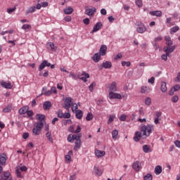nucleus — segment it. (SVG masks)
I'll list each match as a JSON object with an SVG mask.
<instances>
[{"instance_id": "1", "label": "nucleus", "mask_w": 180, "mask_h": 180, "mask_svg": "<svg viewBox=\"0 0 180 180\" xmlns=\"http://www.w3.org/2000/svg\"><path fill=\"white\" fill-rule=\"evenodd\" d=\"M141 131L143 133V136L146 137H150V134L154 131V125L148 124L147 125H143L141 127Z\"/></svg>"}, {"instance_id": "2", "label": "nucleus", "mask_w": 180, "mask_h": 180, "mask_svg": "<svg viewBox=\"0 0 180 180\" xmlns=\"http://www.w3.org/2000/svg\"><path fill=\"white\" fill-rule=\"evenodd\" d=\"M174 50L175 46H172V47L165 46L163 49V51H165L166 54L162 55V60H163L164 61H167V60H168V57H169V54L174 52Z\"/></svg>"}, {"instance_id": "3", "label": "nucleus", "mask_w": 180, "mask_h": 180, "mask_svg": "<svg viewBox=\"0 0 180 180\" xmlns=\"http://www.w3.org/2000/svg\"><path fill=\"white\" fill-rule=\"evenodd\" d=\"M43 126H44V124H43L42 122H38L32 129L33 134H34V136H39V134L41 133V129H43Z\"/></svg>"}, {"instance_id": "4", "label": "nucleus", "mask_w": 180, "mask_h": 180, "mask_svg": "<svg viewBox=\"0 0 180 180\" xmlns=\"http://www.w3.org/2000/svg\"><path fill=\"white\" fill-rule=\"evenodd\" d=\"M72 105V98L71 97L66 98L63 104L64 109H66L68 112H70V108H71Z\"/></svg>"}, {"instance_id": "5", "label": "nucleus", "mask_w": 180, "mask_h": 180, "mask_svg": "<svg viewBox=\"0 0 180 180\" xmlns=\"http://www.w3.org/2000/svg\"><path fill=\"white\" fill-rule=\"evenodd\" d=\"M0 85L2 88H5L6 89H12L13 88V85H12V82H5L4 80H1Z\"/></svg>"}, {"instance_id": "6", "label": "nucleus", "mask_w": 180, "mask_h": 180, "mask_svg": "<svg viewBox=\"0 0 180 180\" xmlns=\"http://www.w3.org/2000/svg\"><path fill=\"white\" fill-rule=\"evenodd\" d=\"M108 98L110 99H122V95L113 91H110L108 94Z\"/></svg>"}, {"instance_id": "7", "label": "nucleus", "mask_w": 180, "mask_h": 180, "mask_svg": "<svg viewBox=\"0 0 180 180\" xmlns=\"http://www.w3.org/2000/svg\"><path fill=\"white\" fill-rule=\"evenodd\" d=\"M50 65H51V63H49L48 60H44L39 65V71H42V70H44L46 67H50Z\"/></svg>"}, {"instance_id": "8", "label": "nucleus", "mask_w": 180, "mask_h": 180, "mask_svg": "<svg viewBox=\"0 0 180 180\" xmlns=\"http://www.w3.org/2000/svg\"><path fill=\"white\" fill-rule=\"evenodd\" d=\"M8 156L5 153H0V165H6Z\"/></svg>"}, {"instance_id": "9", "label": "nucleus", "mask_w": 180, "mask_h": 180, "mask_svg": "<svg viewBox=\"0 0 180 180\" xmlns=\"http://www.w3.org/2000/svg\"><path fill=\"white\" fill-rule=\"evenodd\" d=\"M46 49L49 51H57V46L54 45V43L53 42H49L46 44Z\"/></svg>"}, {"instance_id": "10", "label": "nucleus", "mask_w": 180, "mask_h": 180, "mask_svg": "<svg viewBox=\"0 0 180 180\" xmlns=\"http://www.w3.org/2000/svg\"><path fill=\"white\" fill-rule=\"evenodd\" d=\"M95 12H96V8H95V7L86 8L85 15H88V16H94V15H95Z\"/></svg>"}, {"instance_id": "11", "label": "nucleus", "mask_w": 180, "mask_h": 180, "mask_svg": "<svg viewBox=\"0 0 180 180\" xmlns=\"http://www.w3.org/2000/svg\"><path fill=\"white\" fill-rule=\"evenodd\" d=\"M146 30H147V28L146 27L144 24L141 23V25H138V27L136 28V32L138 33L143 34L146 32Z\"/></svg>"}, {"instance_id": "12", "label": "nucleus", "mask_w": 180, "mask_h": 180, "mask_svg": "<svg viewBox=\"0 0 180 180\" xmlns=\"http://www.w3.org/2000/svg\"><path fill=\"white\" fill-rule=\"evenodd\" d=\"M162 37L158 36L157 37H155L154 40L152 41L153 46L155 47V49H158V41H162Z\"/></svg>"}, {"instance_id": "13", "label": "nucleus", "mask_w": 180, "mask_h": 180, "mask_svg": "<svg viewBox=\"0 0 180 180\" xmlns=\"http://www.w3.org/2000/svg\"><path fill=\"white\" fill-rule=\"evenodd\" d=\"M132 168L133 169H134V171H136V172H139V171L141 169V162L139 161L134 162Z\"/></svg>"}, {"instance_id": "14", "label": "nucleus", "mask_w": 180, "mask_h": 180, "mask_svg": "<svg viewBox=\"0 0 180 180\" xmlns=\"http://www.w3.org/2000/svg\"><path fill=\"white\" fill-rule=\"evenodd\" d=\"M102 26H103L102 22H97L94 25L93 30L91 32V33H95V32H98V30H101V29H102Z\"/></svg>"}, {"instance_id": "15", "label": "nucleus", "mask_w": 180, "mask_h": 180, "mask_svg": "<svg viewBox=\"0 0 180 180\" xmlns=\"http://www.w3.org/2000/svg\"><path fill=\"white\" fill-rule=\"evenodd\" d=\"M151 92V87L142 86L141 88V94H150Z\"/></svg>"}, {"instance_id": "16", "label": "nucleus", "mask_w": 180, "mask_h": 180, "mask_svg": "<svg viewBox=\"0 0 180 180\" xmlns=\"http://www.w3.org/2000/svg\"><path fill=\"white\" fill-rule=\"evenodd\" d=\"M149 14L151 16H157V18H161L162 16V12L161 11H150Z\"/></svg>"}, {"instance_id": "17", "label": "nucleus", "mask_w": 180, "mask_h": 180, "mask_svg": "<svg viewBox=\"0 0 180 180\" xmlns=\"http://www.w3.org/2000/svg\"><path fill=\"white\" fill-rule=\"evenodd\" d=\"M109 91H110V92H116L117 91V84H116L115 82L110 84Z\"/></svg>"}, {"instance_id": "18", "label": "nucleus", "mask_w": 180, "mask_h": 180, "mask_svg": "<svg viewBox=\"0 0 180 180\" xmlns=\"http://www.w3.org/2000/svg\"><path fill=\"white\" fill-rule=\"evenodd\" d=\"M1 180H12V176L9 172H6L1 176Z\"/></svg>"}, {"instance_id": "19", "label": "nucleus", "mask_w": 180, "mask_h": 180, "mask_svg": "<svg viewBox=\"0 0 180 180\" xmlns=\"http://www.w3.org/2000/svg\"><path fill=\"white\" fill-rule=\"evenodd\" d=\"M82 76H83V77L79 78V79H81L82 81H84V82H88V78H89V74H88L84 71L82 73Z\"/></svg>"}, {"instance_id": "20", "label": "nucleus", "mask_w": 180, "mask_h": 180, "mask_svg": "<svg viewBox=\"0 0 180 180\" xmlns=\"http://www.w3.org/2000/svg\"><path fill=\"white\" fill-rule=\"evenodd\" d=\"M165 40L166 41V44L167 46V47H172L171 46L173 44V41L171 39V37L170 36H165Z\"/></svg>"}, {"instance_id": "21", "label": "nucleus", "mask_w": 180, "mask_h": 180, "mask_svg": "<svg viewBox=\"0 0 180 180\" xmlns=\"http://www.w3.org/2000/svg\"><path fill=\"white\" fill-rule=\"evenodd\" d=\"M107 51H108V46H106V45H102L100 48V55L106 56Z\"/></svg>"}, {"instance_id": "22", "label": "nucleus", "mask_w": 180, "mask_h": 180, "mask_svg": "<svg viewBox=\"0 0 180 180\" xmlns=\"http://www.w3.org/2000/svg\"><path fill=\"white\" fill-rule=\"evenodd\" d=\"M111 134H112V140L116 141L119 139V131H117V129L113 130Z\"/></svg>"}, {"instance_id": "23", "label": "nucleus", "mask_w": 180, "mask_h": 180, "mask_svg": "<svg viewBox=\"0 0 180 180\" xmlns=\"http://www.w3.org/2000/svg\"><path fill=\"white\" fill-rule=\"evenodd\" d=\"M94 173L96 175L101 176V175H102V174H103V170L99 169V168L98 167L95 166L94 168Z\"/></svg>"}, {"instance_id": "24", "label": "nucleus", "mask_w": 180, "mask_h": 180, "mask_svg": "<svg viewBox=\"0 0 180 180\" xmlns=\"http://www.w3.org/2000/svg\"><path fill=\"white\" fill-rule=\"evenodd\" d=\"M73 150H75V151H78L79 149L81 148V139L76 141Z\"/></svg>"}, {"instance_id": "25", "label": "nucleus", "mask_w": 180, "mask_h": 180, "mask_svg": "<svg viewBox=\"0 0 180 180\" xmlns=\"http://www.w3.org/2000/svg\"><path fill=\"white\" fill-rule=\"evenodd\" d=\"M36 12V6H33L28 8L25 11V15H29V13H33Z\"/></svg>"}, {"instance_id": "26", "label": "nucleus", "mask_w": 180, "mask_h": 180, "mask_svg": "<svg viewBox=\"0 0 180 180\" xmlns=\"http://www.w3.org/2000/svg\"><path fill=\"white\" fill-rule=\"evenodd\" d=\"M43 108L44 110H50L51 108V103L50 101H46L44 103Z\"/></svg>"}, {"instance_id": "27", "label": "nucleus", "mask_w": 180, "mask_h": 180, "mask_svg": "<svg viewBox=\"0 0 180 180\" xmlns=\"http://www.w3.org/2000/svg\"><path fill=\"white\" fill-rule=\"evenodd\" d=\"M101 67L103 68H112V62L105 61V62L103 63V64L101 65Z\"/></svg>"}, {"instance_id": "28", "label": "nucleus", "mask_w": 180, "mask_h": 180, "mask_svg": "<svg viewBox=\"0 0 180 180\" xmlns=\"http://www.w3.org/2000/svg\"><path fill=\"white\" fill-rule=\"evenodd\" d=\"M75 113H76L77 119H79V120H81V119H82V116H84V113L82 112V110H78L75 112Z\"/></svg>"}, {"instance_id": "29", "label": "nucleus", "mask_w": 180, "mask_h": 180, "mask_svg": "<svg viewBox=\"0 0 180 180\" xmlns=\"http://www.w3.org/2000/svg\"><path fill=\"white\" fill-rule=\"evenodd\" d=\"M64 13H65L66 15H71V13H72V12H74V9H72V8H71L70 6L65 8L63 10Z\"/></svg>"}, {"instance_id": "30", "label": "nucleus", "mask_w": 180, "mask_h": 180, "mask_svg": "<svg viewBox=\"0 0 180 180\" xmlns=\"http://www.w3.org/2000/svg\"><path fill=\"white\" fill-rule=\"evenodd\" d=\"M51 90L47 91V89L46 87H44L42 89V95H44L45 96H50L51 95Z\"/></svg>"}, {"instance_id": "31", "label": "nucleus", "mask_w": 180, "mask_h": 180, "mask_svg": "<svg viewBox=\"0 0 180 180\" xmlns=\"http://www.w3.org/2000/svg\"><path fill=\"white\" fill-rule=\"evenodd\" d=\"M168 89V88L167 87V83L165 82H161V87H160V90L162 92H167V90Z\"/></svg>"}, {"instance_id": "32", "label": "nucleus", "mask_w": 180, "mask_h": 180, "mask_svg": "<svg viewBox=\"0 0 180 180\" xmlns=\"http://www.w3.org/2000/svg\"><path fill=\"white\" fill-rule=\"evenodd\" d=\"M92 58L94 63H99V60H101L100 53H95Z\"/></svg>"}, {"instance_id": "33", "label": "nucleus", "mask_w": 180, "mask_h": 180, "mask_svg": "<svg viewBox=\"0 0 180 180\" xmlns=\"http://www.w3.org/2000/svg\"><path fill=\"white\" fill-rule=\"evenodd\" d=\"M95 154H96V157H98V158H99L101 157H104L105 153L103 150H96Z\"/></svg>"}, {"instance_id": "34", "label": "nucleus", "mask_w": 180, "mask_h": 180, "mask_svg": "<svg viewBox=\"0 0 180 180\" xmlns=\"http://www.w3.org/2000/svg\"><path fill=\"white\" fill-rule=\"evenodd\" d=\"M161 172H162V167L160 165L156 166L155 168V174H156V175H160Z\"/></svg>"}, {"instance_id": "35", "label": "nucleus", "mask_w": 180, "mask_h": 180, "mask_svg": "<svg viewBox=\"0 0 180 180\" xmlns=\"http://www.w3.org/2000/svg\"><path fill=\"white\" fill-rule=\"evenodd\" d=\"M72 150H70L68 154L65 156V160L68 162H71V155H72Z\"/></svg>"}, {"instance_id": "36", "label": "nucleus", "mask_w": 180, "mask_h": 180, "mask_svg": "<svg viewBox=\"0 0 180 180\" xmlns=\"http://www.w3.org/2000/svg\"><path fill=\"white\" fill-rule=\"evenodd\" d=\"M36 119H37L38 120H39V122H41L43 123V120L44 119H46V116H44V115L42 114H37Z\"/></svg>"}, {"instance_id": "37", "label": "nucleus", "mask_w": 180, "mask_h": 180, "mask_svg": "<svg viewBox=\"0 0 180 180\" xmlns=\"http://www.w3.org/2000/svg\"><path fill=\"white\" fill-rule=\"evenodd\" d=\"M11 110H12V105H7L6 108L3 109L4 113H9Z\"/></svg>"}, {"instance_id": "38", "label": "nucleus", "mask_w": 180, "mask_h": 180, "mask_svg": "<svg viewBox=\"0 0 180 180\" xmlns=\"http://www.w3.org/2000/svg\"><path fill=\"white\" fill-rule=\"evenodd\" d=\"M15 174L17 175V178L22 179L23 178V175H22V170L20 169H16Z\"/></svg>"}, {"instance_id": "39", "label": "nucleus", "mask_w": 180, "mask_h": 180, "mask_svg": "<svg viewBox=\"0 0 180 180\" xmlns=\"http://www.w3.org/2000/svg\"><path fill=\"white\" fill-rule=\"evenodd\" d=\"M81 137H82V134H81L72 135V138L73 141L76 140V141L77 140H81Z\"/></svg>"}, {"instance_id": "40", "label": "nucleus", "mask_w": 180, "mask_h": 180, "mask_svg": "<svg viewBox=\"0 0 180 180\" xmlns=\"http://www.w3.org/2000/svg\"><path fill=\"white\" fill-rule=\"evenodd\" d=\"M46 137L49 140V141H50L51 143H53V138L51 137V132L48 131L46 134Z\"/></svg>"}, {"instance_id": "41", "label": "nucleus", "mask_w": 180, "mask_h": 180, "mask_svg": "<svg viewBox=\"0 0 180 180\" xmlns=\"http://www.w3.org/2000/svg\"><path fill=\"white\" fill-rule=\"evenodd\" d=\"M20 115H26V112H27V108L26 107H22L19 110Z\"/></svg>"}, {"instance_id": "42", "label": "nucleus", "mask_w": 180, "mask_h": 180, "mask_svg": "<svg viewBox=\"0 0 180 180\" xmlns=\"http://www.w3.org/2000/svg\"><path fill=\"white\" fill-rule=\"evenodd\" d=\"M135 4L138 8L143 7V0H135Z\"/></svg>"}, {"instance_id": "43", "label": "nucleus", "mask_w": 180, "mask_h": 180, "mask_svg": "<svg viewBox=\"0 0 180 180\" xmlns=\"http://www.w3.org/2000/svg\"><path fill=\"white\" fill-rule=\"evenodd\" d=\"M21 28L22 29V30H29L32 29V25H30L29 24H25L22 26Z\"/></svg>"}, {"instance_id": "44", "label": "nucleus", "mask_w": 180, "mask_h": 180, "mask_svg": "<svg viewBox=\"0 0 180 180\" xmlns=\"http://www.w3.org/2000/svg\"><path fill=\"white\" fill-rule=\"evenodd\" d=\"M178 30H179V27L174 26L172 28H171L170 33H171V34H172V33H176V32H178Z\"/></svg>"}, {"instance_id": "45", "label": "nucleus", "mask_w": 180, "mask_h": 180, "mask_svg": "<svg viewBox=\"0 0 180 180\" xmlns=\"http://www.w3.org/2000/svg\"><path fill=\"white\" fill-rule=\"evenodd\" d=\"M94 119V115H92L91 112H89L86 117V120L87 122H89V120H92Z\"/></svg>"}, {"instance_id": "46", "label": "nucleus", "mask_w": 180, "mask_h": 180, "mask_svg": "<svg viewBox=\"0 0 180 180\" xmlns=\"http://www.w3.org/2000/svg\"><path fill=\"white\" fill-rule=\"evenodd\" d=\"M142 148L144 153H148L150 151V146L148 145H144Z\"/></svg>"}, {"instance_id": "47", "label": "nucleus", "mask_w": 180, "mask_h": 180, "mask_svg": "<svg viewBox=\"0 0 180 180\" xmlns=\"http://www.w3.org/2000/svg\"><path fill=\"white\" fill-rule=\"evenodd\" d=\"M78 110V104L77 103H72V111L77 112Z\"/></svg>"}, {"instance_id": "48", "label": "nucleus", "mask_w": 180, "mask_h": 180, "mask_svg": "<svg viewBox=\"0 0 180 180\" xmlns=\"http://www.w3.org/2000/svg\"><path fill=\"white\" fill-rule=\"evenodd\" d=\"M57 115H58V117H59L60 119H63L64 112H63V110H59L57 112Z\"/></svg>"}, {"instance_id": "49", "label": "nucleus", "mask_w": 180, "mask_h": 180, "mask_svg": "<svg viewBox=\"0 0 180 180\" xmlns=\"http://www.w3.org/2000/svg\"><path fill=\"white\" fill-rule=\"evenodd\" d=\"M115 117H116V115L112 114V115H110L109 116V118H108V124L109 123H112V122H113V120H115Z\"/></svg>"}, {"instance_id": "50", "label": "nucleus", "mask_w": 180, "mask_h": 180, "mask_svg": "<svg viewBox=\"0 0 180 180\" xmlns=\"http://www.w3.org/2000/svg\"><path fill=\"white\" fill-rule=\"evenodd\" d=\"M143 180H153V175L148 174L143 176Z\"/></svg>"}, {"instance_id": "51", "label": "nucleus", "mask_w": 180, "mask_h": 180, "mask_svg": "<svg viewBox=\"0 0 180 180\" xmlns=\"http://www.w3.org/2000/svg\"><path fill=\"white\" fill-rule=\"evenodd\" d=\"M145 104L148 106H150V105H151V98L150 97H148L145 99Z\"/></svg>"}, {"instance_id": "52", "label": "nucleus", "mask_w": 180, "mask_h": 180, "mask_svg": "<svg viewBox=\"0 0 180 180\" xmlns=\"http://www.w3.org/2000/svg\"><path fill=\"white\" fill-rule=\"evenodd\" d=\"M70 77H71L72 78H73V79H75V80L80 78L79 75L77 76V75L74 74L73 72H70Z\"/></svg>"}, {"instance_id": "53", "label": "nucleus", "mask_w": 180, "mask_h": 180, "mask_svg": "<svg viewBox=\"0 0 180 180\" xmlns=\"http://www.w3.org/2000/svg\"><path fill=\"white\" fill-rule=\"evenodd\" d=\"M121 64L122 67H124L125 65L127 67H130V65H131V63L130 62H126V61H122Z\"/></svg>"}, {"instance_id": "54", "label": "nucleus", "mask_w": 180, "mask_h": 180, "mask_svg": "<svg viewBox=\"0 0 180 180\" xmlns=\"http://www.w3.org/2000/svg\"><path fill=\"white\" fill-rule=\"evenodd\" d=\"M178 101H179V98L178 97V96H174L172 98V102H173L174 103H176Z\"/></svg>"}, {"instance_id": "55", "label": "nucleus", "mask_w": 180, "mask_h": 180, "mask_svg": "<svg viewBox=\"0 0 180 180\" xmlns=\"http://www.w3.org/2000/svg\"><path fill=\"white\" fill-rule=\"evenodd\" d=\"M71 117V114L70 112H65L63 114V119H70Z\"/></svg>"}, {"instance_id": "56", "label": "nucleus", "mask_w": 180, "mask_h": 180, "mask_svg": "<svg viewBox=\"0 0 180 180\" xmlns=\"http://www.w3.org/2000/svg\"><path fill=\"white\" fill-rule=\"evenodd\" d=\"M172 89L174 90L175 92H176V91H179L180 85L179 84H176L175 86H174L172 87Z\"/></svg>"}, {"instance_id": "57", "label": "nucleus", "mask_w": 180, "mask_h": 180, "mask_svg": "<svg viewBox=\"0 0 180 180\" xmlns=\"http://www.w3.org/2000/svg\"><path fill=\"white\" fill-rule=\"evenodd\" d=\"M171 20H172L171 18H167L166 22L169 25H171V26H174V25H175V23L172 22Z\"/></svg>"}, {"instance_id": "58", "label": "nucleus", "mask_w": 180, "mask_h": 180, "mask_svg": "<svg viewBox=\"0 0 180 180\" xmlns=\"http://www.w3.org/2000/svg\"><path fill=\"white\" fill-rule=\"evenodd\" d=\"M26 113H27V116H29V117H31V116H33V115H34L33 111H32V110H27Z\"/></svg>"}, {"instance_id": "59", "label": "nucleus", "mask_w": 180, "mask_h": 180, "mask_svg": "<svg viewBox=\"0 0 180 180\" xmlns=\"http://www.w3.org/2000/svg\"><path fill=\"white\" fill-rule=\"evenodd\" d=\"M16 11V7H14L13 8H8L7 12L8 13H12V12H15Z\"/></svg>"}, {"instance_id": "60", "label": "nucleus", "mask_w": 180, "mask_h": 180, "mask_svg": "<svg viewBox=\"0 0 180 180\" xmlns=\"http://www.w3.org/2000/svg\"><path fill=\"white\" fill-rule=\"evenodd\" d=\"M51 94H57V89L56 88V86H52L51 88Z\"/></svg>"}, {"instance_id": "61", "label": "nucleus", "mask_w": 180, "mask_h": 180, "mask_svg": "<svg viewBox=\"0 0 180 180\" xmlns=\"http://www.w3.org/2000/svg\"><path fill=\"white\" fill-rule=\"evenodd\" d=\"M22 139L24 140H26V139H29V134L27 132H25L22 134Z\"/></svg>"}, {"instance_id": "62", "label": "nucleus", "mask_w": 180, "mask_h": 180, "mask_svg": "<svg viewBox=\"0 0 180 180\" xmlns=\"http://www.w3.org/2000/svg\"><path fill=\"white\" fill-rule=\"evenodd\" d=\"M94 86H95V83H92L91 84H90V86H89V89L91 92H92V91H94Z\"/></svg>"}, {"instance_id": "63", "label": "nucleus", "mask_w": 180, "mask_h": 180, "mask_svg": "<svg viewBox=\"0 0 180 180\" xmlns=\"http://www.w3.org/2000/svg\"><path fill=\"white\" fill-rule=\"evenodd\" d=\"M120 122H124V120H126V116L124 115H122L120 117Z\"/></svg>"}, {"instance_id": "64", "label": "nucleus", "mask_w": 180, "mask_h": 180, "mask_svg": "<svg viewBox=\"0 0 180 180\" xmlns=\"http://www.w3.org/2000/svg\"><path fill=\"white\" fill-rule=\"evenodd\" d=\"M174 145L176 146V147H177V148H180V141H174Z\"/></svg>"}]
</instances>
